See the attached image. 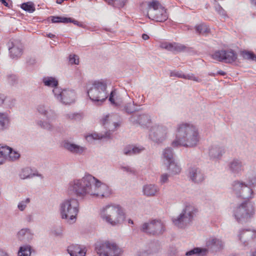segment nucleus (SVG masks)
Here are the masks:
<instances>
[{"label": "nucleus", "instance_id": "57", "mask_svg": "<svg viewBox=\"0 0 256 256\" xmlns=\"http://www.w3.org/2000/svg\"><path fill=\"white\" fill-rule=\"evenodd\" d=\"M52 21L54 23L60 22V16H52Z\"/></svg>", "mask_w": 256, "mask_h": 256}, {"label": "nucleus", "instance_id": "22", "mask_svg": "<svg viewBox=\"0 0 256 256\" xmlns=\"http://www.w3.org/2000/svg\"><path fill=\"white\" fill-rule=\"evenodd\" d=\"M189 177L195 183H200L204 180V176L202 171L198 168L192 167L190 169Z\"/></svg>", "mask_w": 256, "mask_h": 256}, {"label": "nucleus", "instance_id": "41", "mask_svg": "<svg viewBox=\"0 0 256 256\" xmlns=\"http://www.w3.org/2000/svg\"><path fill=\"white\" fill-rule=\"evenodd\" d=\"M159 249L160 248L156 249H152L150 250H140L137 252L135 256H148L150 254L158 252Z\"/></svg>", "mask_w": 256, "mask_h": 256}, {"label": "nucleus", "instance_id": "51", "mask_svg": "<svg viewBox=\"0 0 256 256\" xmlns=\"http://www.w3.org/2000/svg\"><path fill=\"white\" fill-rule=\"evenodd\" d=\"M244 183L247 185L248 186L252 189L250 186H256V174L248 178V184H246L245 182Z\"/></svg>", "mask_w": 256, "mask_h": 256}, {"label": "nucleus", "instance_id": "44", "mask_svg": "<svg viewBox=\"0 0 256 256\" xmlns=\"http://www.w3.org/2000/svg\"><path fill=\"white\" fill-rule=\"evenodd\" d=\"M242 55L245 59L250 60L256 62V55H255L253 52L243 51L242 52Z\"/></svg>", "mask_w": 256, "mask_h": 256}, {"label": "nucleus", "instance_id": "61", "mask_svg": "<svg viewBox=\"0 0 256 256\" xmlns=\"http://www.w3.org/2000/svg\"><path fill=\"white\" fill-rule=\"evenodd\" d=\"M0 256H8V254L4 251L0 250Z\"/></svg>", "mask_w": 256, "mask_h": 256}, {"label": "nucleus", "instance_id": "52", "mask_svg": "<svg viewBox=\"0 0 256 256\" xmlns=\"http://www.w3.org/2000/svg\"><path fill=\"white\" fill-rule=\"evenodd\" d=\"M78 56L74 54L70 55L69 57V60L70 64H78L79 62L78 59L77 58Z\"/></svg>", "mask_w": 256, "mask_h": 256}, {"label": "nucleus", "instance_id": "9", "mask_svg": "<svg viewBox=\"0 0 256 256\" xmlns=\"http://www.w3.org/2000/svg\"><path fill=\"white\" fill-rule=\"evenodd\" d=\"M147 14L150 19L157 22H164L168 18L166 10L157 0L149 2Z\"/></svg>", "mask_w": 256, "mask_h": 256}, {"label": "nucleus", "instance_id": "62", "mask_svg": "<svg viewBox=\"0 0 256 256\" xmlns=\"http://www.w3.org/2000/svg\"><path fill=\"white\" fill-rule=\"evenodd\" d=\"M142 38L144 40H148L149 38V36L146 34H143L142 35Z\"/></svg>", "mask_w": 256, "mask_h": 256}, {"label": "nucleus", "instance_id": "30", "mask_svg": "<svg viewBox=\"0 0 256 256\" xmlns=\"http://www.w3.org/2000/svg\"><path fill=\"white\" fill-rule=\"evenodd\" d=\"M10 120L6 112H0V131L8 129L9 127Z\"/></svg>", "mask_w": 256, "mask_h": 256}, {"label": "nucleus", "instance_id": "13", "mask_svg": "<svg viewBox=\"0 0 256 256\" xmlns=\"http://www.w3.org/2000/svg\"><path fill=\"white\" fill-rule=\"evenodd\" d=\"M212 56L216 60L230 64L234 62L237 59L236 54L230 49L216 51Z\"/></svg>", "mask_w": 256, "mask_h": 256}, {"label": "nucleus", "instance_id": "8", "mask_svg": "<svg viewBox=\"0 0 256 256\" xmlns=\"http://www.w3.org/2000/svg\"><path fill=\"white\" fill-rule=\"evenodd\" d=\"M96 250L99 256H121L122 249L114 242L106 240L96 244Z\"/></svg>", "mask_w": 256, "mask_h": 256}, {"label": "nucleus", "instance_id": "28", "mask_svg": "<svg viewBox=\"0 0 256 256\" xmlns=\"http://www.w3.org/2000/svg\"><path fill=\"white\" fill-rule=\"evenodd\" d=\"M19 176L20 178L22 180L32 178L34 176H39L41 178H44L42 175L40 174L32 173L31 169L28 168H26L22 169L19 174Z\"/></svg>", "mask_w": 256, "mask_h": 256}, {"label": "nucleus", "instance_id": "48", "mask_svg": "<svg viewBox=\"0 0 256 256\" xmlns=\"http://www.w3.org/2000/svg\"><path fill=\"white\" fill-rule=\"evenodd\" d=\"M30 202V199L29 198H26L24 200L20 202L18 205V208L20 211H23L24 210L27 206V204H29Z\"/></svg>", "mask_w": 256, "mask_h": 256}, {"label": "nucleus", "instance_id": "6", "mask_svg": "<svg viewBox=\"0 0 256 256\" xmlns=\"http://www.w3.org/2000/svg\"><path fill=\"white\" fill-rule=\"evenodd\" d=\"M106 88V80L101 79L92 83L88 90V94L94 104L100 105L106 100L108 96Z\"/></svg>", "mask_w": 256, "mask_h": 256}, {"label": "nucleus", "instance_id": "33", "mask_svg": "<svg viewBox=\"0 0 256 256\" xmlns=\"http://www.w3.org/2000/svg\"><path fill=\"white\" fill-rule=\"evenodd\" d=\"M32 234L28 228H23L18 233V238L20 240H28L31 239Z\"/></svg>", "mask_w": 256, "mask_h": 256}, {"label": "nucleus", "instance_id": "59", "mask_svg": "<svg viewBox=\"0 0 256 256\" xmlns=\"http://www.w3.org/2000/svg\"><path fill=\"white\" fill-rule=\"evenodd\" d=\"M70 22H72L76 25L80 27H82V24L80 23L78 21L74 20L72 18H70Z\"/></svg>", "mask_w": 256, "mask_h": 256}, {"label": "nucleus", "instance_id": "56", "mask_svg": "<svg viewBox=\"0 0 256 256\" xmlns=\"http://www.w3.org/2000/svg\"><path fill=\"white\" fill-rule=\"evenodd\" d=\"M60 22L67 24L70 22V18L60 16Z\"/></svg>", "mask_w": 256, "mask_h": 256}, {"label": "nucleus", "instance_id": "21", "mask_svg": "<svg viewBox=\"0 0 256 256\" xmlns=\"http://www.w3.org/2000/svg\"><path fill=\"white\" fill-rule=\"evenodd\" d=\"M160 46L168 50L178 52H184L187 48L184 45L176 42H162L160 44Z\"/></svg>", "mask_w": 256, "mask_h": 256}, {"label": "nucleus", "instance_id": "17", "mask_svg": "<svg viewBox=\"0 0 256 256\" xmlns=\"http://www.w3.org/2000/svg\"><path fill=\"white\" fill-rule=\"evenodd\" d=\"M228 168L232 174L239 175L244 170V164L242 159L234 158L228 163Z\"/></svg>", "mask_w": 256, "mask_h": 256}, {"label": "nucleus", "instance_id": "25", "mask_svg": "<svg viewBox=\"0 0 256 256\" xmlns=\"http://www.w3.org/2000/svg\"><path fill=\"white\" fill-rule=\"evenodd\" d=\"M68 252L70 256H85V248L78 244H71L67 248Z\"/></svg>", "mask_w": 256, "mask_h": 256}, {"label": "nucleus", "instance_id": "7", "mask_svg": "<svg viewBox=\"0 0 256 256\" xmlns=\"http://www.w3.org/2000/svg\"><path fill=\"white\" fill-rule=\"evenodd\" d=\"M197 212V208L192 204L186 202L181 213L172 218V222L176 227L184 228L190 224Z\"/></svg>", "mask_w": 256, "mask_h": 256}, {"label": "nucleus", "instance_id": "10", "mask_svg": "<svg viewBox=\"0 0 256 256\" xmlns=\"http://www.w3.org/2000/svg\"><path fill=\"white\" fill-rule=\"evenodd\" d=\"M168 128L162 124H154L149 130V138L154 142L160 144L164 142L168 136Z\"/></svg>", "mask_w": 256, "mask_h": 256}, {"label": "nucleus", "instance_id": "50", "mask_svg": "<svg viewBox=\"0 0 256 256\" xmlns=\"http://www.w3.org/2000/svg\"><path fill=\"white\" fill-rule=\"evenodd\" d=\"M215 10L218 13L220 16L226 17V12L220 6L219 4H216L214 6Z\"/></svg>", "mask_w": 256, "mask_h": 256}, {"label": "nucleus", "instance_id": "31", "mask_svg": "<svg viewBox=\"0 0 256 256\" xmlns=\"http://www.w3.org/2000/svg\"><path fill=\"white\" fill-rule=\"evenodd\" d=\"M162 158L164 164L172 162L174 159V153L172 149L170 148H166L162 152Z\"/></svg>", "mask_w": 256, "mask_h": 256}, {"label": "nucleus", "instance_id": "20", "mask_svg": "<svg viewBox=\"0 0 256 256\" xmlns=\"http://www.w3.org/2000/svg\"><path fill=\"white\" fill-rule=\"evenodd\" d=\"M46 118V120H38L36 124L41 128L52 131L54 129L52 122L56 118V114L54 112H52V114H49V116H47Z\"/></svg>", "mask_w": 256, "mask_h": 256}, {"label": "nucleus", "instance_id": "3", "mask_svg": "<svg viewBox=\"0 0 256 256\" xmlns=\"http://www.w3.org/2000/svg\"><path fill=\"white\" fill-rule=\"evenodd\" d=\"M199 140L198 128L190 123L182 122L177 125L176 139L172 145L174 147L194 148L197 146Z\"/></svg>", "mask_w": 256, "mask_h": 256}, {"label": "nucleus", "instance_id": "42", "mask_svg": "<svg viewBox=\"0 0 256 256\" xmlns=\"http://www.w3.org/2000/svg\"><path fill=\"white\" fill-rule=\"evenodd\" d=\"M21 8L24 10L30 13L33 12L35 10L34 4L31 2L24 3L21 5Z\"/></svg>", "mask_w": 256, "mask_h": 256}, {"label": "nucleus", "instance_id": "38", "mask_svg": "<svg viewBox=\"0 0 256 256\" xmlns=\"http://www.w3.org/2000/svg\"><path fill=\"white\" fill-rule=\"evenodd\" d=\"M11 148L3 144H0V155L1 156L4 157V162L6 160H7Z\"/></svg>", "mask_w": 256, "mask_h": 256}, {"label": "nucleus", "instance_id": "12", "mask_svg": "<svg viewBox=\"0 0 256 256\" xmlns=\"http://www.w3.org/2000/svg\"><path fill=\"white\" fill-rule=\"evenodd\" d=\"M141 230L150 234H159L164 231V226L161 221L152 220L149 222L143 224Z\"/></svg>", "mask_w": 256, "mask_h": 256}, {"label": "nucleus", "instance_id": "2", "mask_svg": "<svg viewBox=\"0 0 256 256\" xmlns=\"http://www.w3.org/2000/svg\"><path fill=\"white\" fill-rule=\"evenodd\" d=\"M232 190L236 197L246 200L234 210V216L239 223L243 224L250 220L255 212L254 203L250 201L254 198L252 189L239 180L234 181L232 184Z\"/></svg>", "mask_w": 256, "mask_h": 256}, {"label": "nucleus", "instance_id": "27", "mask_svg": "<svg viewBox=\"0 0 256 256\" xmlns=\"http://www.w3.org/2000/svg\"><path fill=\"white\" fill-rule=\"evenodd\" d=\"M206 246L214 250H218L223 248L224 243L220 238H210L207 240Z\"/></svg>", "mask_w": 256, "mask_h": 256}, {"label": "nucleus", "instance_id": "24", "mask_svg": "<svg viewBox=\"0 0 256 256\" xmlns=\"http://www.w3.org/2000/svg\"><path fill=\"white\" fill-rule=\"evenodd\" d=\"M224 153V147L219 144H212L210 146L208 149V154L211 158H219Z\"/></svg>", "mask_w": 256, "mask_h": 256}, {"label": "nucleus", "instance_id": "11", "mask_svg": "<svg viewBox=\"0 0 256 256\" xmlns=\"http://www.w3.org/2000/svg\"><path fill=\"white\" fill-rule=\"evenodd\" d=\"M52 92L56 98L64 104H70L75 102L76 94L74 90H62L60 88H56L53 89Z\"/></svg>", "mask_w": 256, "mask_h": 256}, {"label": "nucleus", "instance_id": "29", "mask_svg": "<svg viewBox=\"0 0 256 256\" xmlns=\"http://www.w3.org/2000/svg\"><path fill=\"white\" fill-rule=\"evenodd\" d=\"M144 150L142 146L137 147L133 146H128L124 148L123 152L125 155L131 156L138 154Z\"/></svg>", "mask_w": 256, "mask_h": 256}, {"label": "nucleus", "instance_id": "60", "mask_svg": "<svg viewBox=\"0 0 256 256\" xmlns=\"http://www.w3.org/2000/svg\"><path fill=\"white\" fill-rule=\"evenodd\" d=\"M176 250L174 249L173 250H172L170 253L168 255V256H175L176 254Z\"/></svg>", "mask_w": 256, "mask_h": 256}, {"label": "nucleus", "instance_id": "36", "mask_svg": "<svg viewBox=\"0 0 256 256\" xmlns=\"http://www.w3.org/2000/svg\"><path fill=\"white\" fill-rule=\"evenodd\" d=\"M134 105L135 104L134 102H132V103L130 102H128L124 104L123 107L120 108V110L128 114H130L138 110L135 108Z\"/></svg>", "mask_w": 256, "mask_h": 256}, {"label": "nucleus", "instance_id": "1", "mask_svg": "<svg viewBox=\"0 0 256 256\" xmlns=\"http://www.w3.org/2000/svg\"><path fill=\"white\" fill-rule=\"evenodd\" d=\"M68 192L80 199L90 196L103 198L110 194L107 184L89 174L72 179L68 184Z\"/></svg>", "mask_w": 256, "mask_h": 256}, {"label": "nucleus", "instance_id": "35", "mask_svg": "<svg viewBox=\"0 0 256 256\" xmlns=\"http://www.w3.org/2000/svg\"><path fill=\"white\" fill-rule=\"evenodd\" d=\"M42 82L44 85L50 87H52L56 88H58V82L54 78L52 77H44L43 78Z\"/></svg>", "mask_w": 256, "mask_h": 256}, {"label": "nucleus", "instance_id": "43", "mask_svg": "<svg viewBox=\"0 0 256 256\" xmlns=\"http://www.w3.org/2000/svg\"><path fill=\"white\" fill-rule=\"evenodd\" d=\"M66 118L70 120H80L82 118L80 113L70 112L66 114Z\"/></svg>", "mask_w": 256, "mask_h": 256}, {"label": "nucleus", "instance_id": "46", "mask_svg": "<svg viewBox=\"0 0 256 256\" xmlns=\"http://www.w3.org/2000/svg\"><path fill=\"white\" fill-rule=\"evenodd\" d=\"M20 156V154L16 151L14 150L12 148L10 150L8 156L7 160L12 161H14L18 160Z\"/></svg>", "mask_w": 256, "mask_h": 256}, {"label": "nucleus", "instance_id": "39", "mask_svg": "<svg viewBox=\"0 0 256 256\" xmlns=\"http://www.w3.org/2000/svg\"><path fill=\"white\" fill-rule=\"evenodd\" d=\"M31 253V247L28 245H25L20 248L18 255V256H30Z\"/></svg>", "mask_w": 256, "mask_h": 256}, {"label": "nucleus", "instance_id": "37", "mask_svg": "<svg viewBox=\"0 0 256 256\" xmlns=\"http://www.w3.org/2000/svg\"><path fill=\"white\" fill-rule=\"evenodd\" d=\"M168 169L172 174H178L180 172L181 168L178 164L174 160L167 164Z\"/></svg>", "mask_w": 256, "mask_h": 256}, {"label": "nucleus", "instance_id": "47", "mask_svg": "<svg viewBox=\"0 0 256 256\" xmlns=\"http://www.w3.org/2000/svg\"><path fill=\"white\" fill-rule=\"evenodd\" d=\"M120 168L123 172H126L128 174H136V170L130 166H122L120 167Z\"/></svg>", "mask_w": 256, "mask_h": 256}, {"label": "nucleus", "instance_id": "63", "mask_svg": "<svg viewBox=\"0 0 256 256\" xmlns=\"http://www.w3.org/2000/svg\"><path fill=\"white\" fill-rule=\"evenodd\" d=\"M0 2L6 6H8V4L6 0H0Z\"/></svg>", "mask_w": 256, "mask_h": 256}, {"label": "nucleus", "instance_id": "26", "mask_svg": "<svg viewBox=\"0 0 256 256\" xmlns=\"http://www.w3.org/2000/svg\"><path fill=\"white\" fill-rule=\"evenodd\" d=\"M159 191L158 186L154 184H146L142 187L143 194L148 197L156 196Z\"/></svg>", "mask_w": 256, "mask_h": 256}, {"label": "nucleus", "instance_id": "15", "mask_svg": "<svg viewBox=\"0 0 256 256\" xmlns=\"http://www.w3.org/2000/svg\"><path fill=\"white\" fill-rule=\"evenodd\" d=\"M118 126V124L117 123L112 122L111 126L108 127L106 126V128L109 129V131L106 132L104 134L96 132L89 134L85 136V138L88 142L92 143L94 140H100L102 138H110L111 134L110 131H114Z\"/></svg>", "mask_w": 256, "mask_h": 256}, {"label": "nucleus", "instance_id": "14", "mask_svg": "<svg viewBox=\"0 0 256 256\" xmlns=\"http://www.w3.org/2000/svg\"><path fill=\"white\" fill-rule=\"evenodd\" d=\"M62 146L70 153L75 155H82L86 152V148L66 140L62 142Z\"/></svg>", "mask_w": 256, "mask_h": 256}, {"label": "nucleus", "instance_id": "34", "mask_svg": "<svg viewBox=\"0 0 256 256\" xmlns=\"http://www.w3.org/2000/svg\"><path fill=\"white\" fill-rule=\"evenodd\" d=\"M104 1L109 5L116 8H120L126 4L128 0H104Z\"/></svg>", "mask_w": 256, "mask_h": 256}, {"label": "nucleus", "instance_id": "40", "mask_svg": "<svg viewBox=\"0 0 256 256\" xmlns=\"http://www.w3.org/2000/svg\"><path fill=\"white\" fill-rule=\"evenodd\" d=\"M196 32L198 34H206L210 32V28L204 24H201L195 26Z\"/></svg>", "mask_w": 256, "mask_h": 256}, {"label": "nucleus", "instance_id": "18", "mask_svg": "<svg viewBox=\"0 0 256 256\" xmlns=\"http://www.w3.org/2000/svg\"><path fill=\"white\" fill-rule=\"evenodd\" d=\"M238 236L244 246H246L256 238V231L251 229H243L240 231Z\"/></svg>", "mask_w": 256, "mask_h": 256}, {"label": "nucleus", "instance_id": "32", "mask_svg": "<svg viewBox=\"0 0 256 256\" xmlns=\"http://www.w3.org/2000/svg\"><path fill=\"white\" fill-rule=\"evenodd\" d=\"M208 250L206 248H195L186 253V256H192L194 254H198V256H204L206 254Z\"/></svg>", "mask_w": 256, "mask_h": 256}, {"label": "nucleus", "instance_id": "49", "mask_svg": "<svg viewBox=\"0 0 256 256\" xmlns=\"http://www.w3.org/2000/svg\"><path fill=\"white\" fill-rule=\"evenodd\" d=\"M184 78L189 80H192L198 82H202V80L200 78L197 76H196L194 74H184Z\"/></svg>", "mask_w": 256, "mask_h": 256}, {"label": "nucleus", "instance_id": "54", "mask_svg": "<svg viewBox=\"0 0 256 256\" xmlns=\"http://www.w3.org/2000/svg\"><path fill=\"white\" fill-rule=\"evenodd\" d=\"M170 76H177L184 78V74L179 72H170Z\"/></svg>", "mask_w": 256, "mask_h": 256}, {"label": "nucleus", "instance_id": "5", "mask_svg": "<svg viewBox=\"0 0 256 256\" xmlns=\"http://www.w3.org/2000/svg\"><path fill=\"white\" fill-rule=\"evenodd\" d=\"M80 204L76 198H70L63 200L60 204V212L62 219L69 224L76 222L79 212Z\"/></svg>", "mask_w": 256, "mask_h": 256}, {"label": "nucleus", "instance_id": "19", "mask_svg": "<svg viewBox=\"0 0 256 256\" xmlns=\"http://www.w3.org/2000/svg\"><path fill=\"white\" fill-rule=\"evenodd\" d=\"M130 120L133 124H138L143 127H148L152 122L150 116L147 114L141 115H132Z\"/></svg>", "mask_w": 256, "mask_h": 256}, {"label": "nucleus", "instance_id": "53", "mask_svg": "<svg viewBox=\"0 0 256 256\" xmlns=\"http://www.w3.org/2000/svg\"><path fill=\"white\" fill-rule=\"evenodd\" d=\"M169 175L167 174H162L160 178V182L162 184L166 183L168 181Z\"/></svg>", "mask_w": 256, "mask_h": 256}, {"label": "nucleus", "instance_id": "16", "mask_svg": "<svg viewBox=\"0 0 256 256\" xmlns=\"http://www.w3.org/2000/svg\"><path fill=\"white\" fill-rule=\"evenodd\" d=\"M8 50L10 58H12L20 57L23 52L24 46L18 40H13L8 42Z\"/></svg>", "mask_w": 256, "mask_h": 256}, {"label": "nucleus", "instance_id": "4", "mask_svg": "<svg viewBox=\"0 0 256 256\" xmlns=\"http://www.w3.org/2000/svg\"><path fill=\"white\" fill-rule=\"evenodd\" d=\"M100 216L104 222L113 226L122 223L126 218L123 208L116 204H108L102 207L100 210Z\"/></svg>", "mask_w": 256, "mask_h": 256}, {"label": "nucleus", "instance_id": "64", "mask_svg": "<svg viewBox=\"0 0 256 256\" xmlns=\"http://www.w3.org/2000/svg\"><path fill=\"white\" fill-rule=\"evenodd\" d=\"M217 74H220L222 76H224L226 74L224 72L220 70H219Z\"/></svg>", "mask_w": 256, "mask_h": 256}, {"label": "nucleus", "instance_id": "55", "mask_svg": "<svg viewBox=\"0 0 256 256\" xmlns=\"http://www.w3.org/2000/svg\"><path fill=\"white\" fill-rule=\"evenodd\" d=\"M112 117L110 115H106L104 118H103L102 120V124L104 126H106L108 123L110 124V120H111L110 119V118Z\"/></svg>", "mask_w": 256, "mask_h": 256}, {"label": "nucleus", "instance_id": "45", "mask_svg": "<svg viewBox=\"0 0 256 256\" xmlns=\"http://www.w3.org/2000/svg\"><path fill=\"white\" fill-rule=\"evenodd\" d=\"M37 110L40 114L44 115L47 117L49 116V114H52V112H54L52 111L48 112L46 108V106L44 105H39L37 108Z\"/></svg>", "mask_w": 256, "mask_h": 256}, {"label": "nucleus", "instance_id": "58", "mask_svg": "<svg viewBox=\"0 0 256 256\" xmlns=\"http://www.w3.org/2000/svg\"><path fill=\"white\" fill-rule=\"evenodd\" d=\"M6 98V97L4 94H0V106L4 104Z\"/></svg>", "mask_w": 256, "mask_h": 256}, {"label": "nucleus", "instance_id": "23", "mask_svg": "<svg viewBox=\"0 0 256 256\" xmlns=\"http://www.w3.org/2000/svg\"><path fill=\"white\" fill-rule=\"evenodd\" d=\"M108 100L113 106L120 110L124 105V100L116 90H114L110 92Z\"/></svg>", "mask_w": 256, "mask_h": 256}]
</instances>
